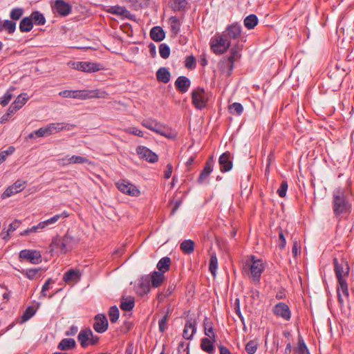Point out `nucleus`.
Returning a JSON list of instances; mask_svg holds the SVG:
<instances>
[{"label": "nucleus", "mask_w": 354, "mask_h": 354, "mask_svg": "<svg viewBox=\"0 0 354 354\" xmlns=\"http://www.w3.org/2000/svg\"><path fill=\"white\" fill-rule=\"evenodd\" d=\"M92 335V330L86 328L80 330L77 335V339L82 348H85L89 345L90 337Z\"/></svg>", "instance_id": "nucleus-25"}, {"label": "nucleus", "mask_w": 354, "mask_h": 354, "mask_svg": "<svg viewBox=\"0 0 354 354\" xmlns=\"http://www.w3.org/2000/svg\"><path fill=\"white\" fill-rule=\"evenodd\" d=\"M171 73L167 68L161 67L156 72V78L158 81L162 83H167L169 82Z\"/></svg>", "instance_id": "nucleus-34"}, {"label": "nucleus", "mask_w": 354, "mask_h": 354, "mask_svg": "<svg viewBox=\"0 0 354 354\" xmlns=\"http://www.w3.org/2000/svg\"><path fill=\"white\" fill-rule=\"evenodd\" d=\"M150 37L156 42L162 41L165 37V32L160 26H154L150 30Z\"/></svg>", "instance_id": "nucleus-30"}, {"label": "nucleus", "mask_w": 354, "mask_h": 354, "mask_svg": "<svg viewBox=\"0 0 354 354\" xmlns=\"http://www.w3.org/2000/svg\"><path fill=\"white\" fill-rule=\"evenodd\" d=\"M13 90H14L13 87L10 88L6 91V93L3 95V97H1V100L0 101V104L3 106H5L7 104H8V103L10 102L11 99L12 98V94L11 91H13Z\"/></svg>", "instance_id": "nucleus-56"}, {"label": "nucleus", "mask_w": 354, "mask_h": 354, "mask_svg": "<svg viewBox=\"0 0 354 354\" xmlns=\"http://www.w3.org/2000/svg\"><path fill=\"white\" fill-rule=\"evenodd\" d=\"M171 263V259L168 257H165L159 260L156 267L159 272L165 273L169 270Z\"/></svg>", "instance_id": "nucleus-37"}, {"label": "nucleus", "mask_w": 354, "mask_h": 354, "mask_svg": "<svg viewBox=\"0 0 354 354\" xmlns=\"http://www.w3.org/2000/svg\"><path fill=\"white\" fill-rule=\"evenodd\" d=\"M85 71L87 73H94L103 68L100 64L91 62H85Z\"/></svg>", "instance_id": "nucleus-47"}, {"label": "nucleus", "mask_w": 354, "mask_h": 354, "mask_svg": "<svg viewBox=\"0 0 354 354\" xmlns=\"http://www.w3.org/2000/svg\"><path fill=\"white\" fill-rule=\"evenodd\" d=\"M217 265H218V260H217L216 254V253L214 252V253L211 254L210 259H209V270L213 275H215V274H216Z\"/></svg>", "instance_id": "nucleus-51"}, {"label": "nucleus", "mask_w": 354, "mask_h": 354, "mask_svg": "<svg viewBox=\"0 0 354 354\" xmlns=\"http://www.w3.org/2000/svg\"><path fill=\"white\" fill-rule=\"evenodd\" d=\"M54 13H57L62 17L68 16L72 11V6L64 0H56L52 6Z\"/></svg>", "instance_id": "nucleus-13"}, {"label": "nucleus", "mask_w": 354, "mask_h": 354, "mask_svg": "<svg viewBox=\"0 0 354 354\" xmlns=\"http://www.w3.org/2000/svg\"><path fill=\"white\" fill-rule=\"evenodd\" d=\"M63 237L68 252L72 250L73 248L76 247L80 241L79 237L73 236L69 230L66 232Z\"/></svg>", "instance_id": "nucleus-27"}, {"label": "nucleus", "mask_w": 354, "mask_h": 354, "mask_svg": "<svg viewBox=\"0 0 354 354\" xmlns=\"http://www.w3.org/2000/svg\"><path fill=\"white\" fill-rule=\"evenodd\" d=\"M28 97L27 93H21L17 96L15 100L13 102L15 105L19 106V109H21L28 101Z\"/></svg>", "instance_id": "nucleus-54"}, {"label": "nucleus", "mask_w": 354, "mask_h": 354, "mask_svg": "<svg viewBox=\"0 0 354 354\" xmlns=\"http://www.w3.org/2000/svg\"><path fill=\"white\" fill-rule=\"evenodd\" d=\"M185 66L187 68L192 69L196 66V59L193 55L187 56L185 61Z\"/></svg>", "instance_id": "nucleus-58"}, {"label": "nucleus", "mask_w": 354, "mask_h": 354, "mask_svg": "<svg viewBox=\"0 0 354 354\" xmlns=\"http://www.w3.org/2000/svg\"><path fill=\"white\" fill-rule=\"evenodd\" d=\"M94 324L93 325V329L99 333L105 332L109 326V322L106 317L103 314H97L94 317Z\"/></svg>", "instance_id": "nucleus-17"}, {"label": "nucleus", "mask_w": 354, "mask_h": 354, "mask_svg": "<svg viewBox=\"0 0 354 354\" xmlns=\"http://www.w3.org/2000/svg\"><path fill=\"white\" fill-rule=\"evenodd\" d=\"M196 321L192 318L188 319L185 324L183 331V337L185 339L191 340L196 333Z\"/></svg>", "instance_id": "nucleus-18"}, {"label": "nucleus", "mask_w": 354, "mask_h": 354, "mask_svg": "<svg viewBox=\"0 0 354 354\" xmlns=\"http://www.w3.org/2000/svg\"><path fill=\"white\" fill-rule=\"evenodd\" d=\"M151 290L150 279L149 276L142 277L138 285L137 292L140 296L147 295Z\"/></svg>", "instance_id": "nucleus-23"}, {"label": "nucleus", "mask_w": 354, "mask_h": 354, "mask_svg": "<svg viewBox=\"0 0 354 354\" xmlns=\"http://www.w3.org/2000/svg\"><path fill=\"white\" fill-rule=\"evenodd\" d=\"M74 127L75 125L70 124L51 123L45 127L34 131V133L36 134L37 137H46L62 130H71Z\"/></svg>", "instance_id": "nucleus-5"}, {"label": "nucleus", "mask_w": 354, "mask_h": 354, "mask_svg": "<svg viewBox=\"0 0 354 354\" xmlns=\"http://www.w3.org/2000/svg\"><path fill=\"white\" fill-rule=\"evenodd\" d=\"M333 264L337 279H342L348 276L350 267L346 260L341 259L340 261H338L337 258H334Z\"/></svg>", "instance_id": "nucleus-10"}, {"label": "nucleus", "mask_w": 354, "mask_h": 354, "mask_svg": "<svg viewBox=\"0 0 354 354\" xmlns=\"http://www.w3.org/2000/svg\"><path fill=\"white\" fill-rule=\"evenodd\" d=\"M135 306V299L132 296L124 297L120 298V308L124 311H131Z\"/></svg>", "instance_id": "nucleus-29"}, {"label": "nucleus", "mask_w": 354, "mask_h": 354, "mask_svg": "<svg viewBox=\"0 0 354 354\" xmlns=\"http://www.w3.org/2000/svg\"><path fill=\"white\" fill-rule=\"evenodd\" d=\"M63 165L75 164V163H86L88 162V160L80 156H73L70 158H64L62 159Z\"/></svg>", "instance_id": "nucleus-39"}, {"label": "nucleus", "mask_w": 354, "mask_h": 354, "mask_svg": "<svg viewBox=\"0 0 354 354\" xmlns=\"http://www.w3.org/2000/svg\"><path fill=\"white\" fill-rule=\"evenodd\" d=\"M250 270L252 281L254 283H259L262 272L264 270L263 263L260 259H254V257L252 256V263L250 265Z\"/></svg>", "instance_id": "nucleus-11"}, {"label": "nucleus", "mask_w": 354, "mask_h": 354, "mask_svg": "<svg viewBox=\"0 0 354 354\" xmlns=\"http://www.w3.org/2000/svg\"><path fill=\"white\" fill-rule=\"evenodd\" d=\"M8 31L9 34H12L16 30V23L11 20H5L1 27Z\"/></svg>", "instance_id": "nucleus-52"}, {"label": "nucleus", "mask_w": 354, "mask_h": 354, "mask_svg": "<svg viewBox=\"0 0 354 354\" xmlns=\"http://www.w3.org/2000/svg\"><path fill=\"white\" fill-rule=\"evenodd\" d=\"M19 260H27L32 264H39L42 261L40 251L37 250H22L19 254Z\"/></svg>", "instance_id": "nucleus-8"}, {"label": "nucleus", "mask_w": 354, "mask_h": 354, "mask_svg": "<svg viewBox=\"0 0 354 354\" xmlns=\"http://www.w3.org/2000/svg\"><path fill=\"white\" fill-rule=\"evenodd\" d=\"M126 132L128 133H130V134H133V135H135V136H138L139 137H143L144 136V133L143 132L138 129V128L136 127H129L128 129H126Z\"/></svg>", "instance_id": "nucleus-63"}, {"label": "nucleus", "mask_w": 354, "mask_h": 354, "mask_svg": "<svg viewBox=\"0 0 354 354\" xmlns=\"http://www.w3.org/2000/svg\"><path fill=\"white\" fill-rule=\"evenodd\" d=\"M216 341H213L212 339L209 337H203L201 341V348L203 351L208 354H214L216 351L214 343Z\"/></svg>", "instance_id": "nucleus-24"}, {"label": "nucleus", "mask_w": 354, "mask_h": 354, "mask_svg": "<svg viewBox=\"0 0 354 354\" xmlns=\"http://www.w3.org/2000/svg\"><path fill=\"white\" fill-rule=\"evenodd\" d=\"M37 309H35L33 306H30L26 308L21 317V322L24 323L29 320L36 313Z\"/></svg>", "instance_id": "nucleus-46"}, {"label": "nucleus", "mask_w": 354, "mask_h": 354, "mask_svg": "<svg viewBox=\"0 0 354 354\" xmlns=\"http://www.w3.org/2000/svg\"><path fill=\"white\" fill-rule=\"evenodd\" d=\"M169 318H167V315H164L158 322V328L159 331L162 333H163L167 328V322L168 321Z\"/></svg>", "instance_id": "nucleus-61"}, {"label": "nucleus", "mask_w": 354, "mask_h": 354, "mask_svg": "<svg viewBox=\"0 0 354 354\" xmlns=\"http://www.w3.org/2000/svg\"><path fill=\"white\" fill-rule=\"evenodd\" d=\"M351 205L347 200L345 192L341 188L337 189L333 194V210L336 216L351 212Z\"/></svg>", "instance_id": "nucleus-1"}, {"label": "nucleus", "mask_w": 354, "mask_h": 354, "mask_svg": "<svg viewBox=\"0 0 354 354\" xmlns=\"http://www.w3.org/2000/svg\"><path fill=\"white\" fill-rule=\"evenodd\" d=\"M272 313L278 318L288 322L291 319L292 313L290 307L284 302H279L272 308Z\"/></svg>", "instance_id": "nucleus-9"}, {"label": "nucleus", "mask_w": 354, "mask_h": 354, "mask_svg": "<svg viewBox=\"0 0 354 354\" xmlns=\"http://www.w3.org/2000/svg\"><path fill=\"white\" fill-rule=\"evenodd\" d=\"M213 167H214V160H213V156H211L208 158V160L205 162L204 168L201 171L197 182L199 184H203L205 180L209 177L212 171H213Z\"/></svg>", "instance_id": "nucleus-20"}, {"label": "nucleus", "mask_w": 354, "mask_h": 354, "mask_svg": "<svg viewBox=\"0 0 354 354\" xmlns=\"http://www.w3.org/2000/svg\"><path fill=\"white\" fill-rule=\"evenodd\" d=\"M338 286L337 293L342 292V294L348 297L349 296L348 283L344 278L337 279Z\"/></svg>", "instance_id": "nucleus-43"}, {"label": "nucleus", "mask_w": 354, "mask_h": 354, "mask_svg": "<svg viewBox=\"0 0 354 354\" xmlns=\"http://www.w3.org/2000/svg\"><path fill=\"white\" fill-rule=\"evenodd\" d=\"M39 270H40V268L27 269L25 271V275L28 279L32 280V279H35V277Z\"/></svg>", "instance_id": "nucleus-60"}, {"label": "nucleus", "mask_w": 354, "mask_h": 354, "mask_svg": "<svg viewBox=\"0 0 354 354\" xmlns=\"http://www.w3.org/2000/svg\"><path fill=\"white\" fill-rule=\"evenodd\" d=\"M29 17L32 19L33 25L35 24L36 26H43L46 24V18L39 11H32Z\"/></svg>", "instance_id": "nucleus-35"}, {"label": "nucleus", "mask_w": 354, "mask_h": 354, "mask_svg": "<svg viewBox=\"0 0 354 354\" xmlns=\"http://www.w3.org/2000/svg\"><path fill=\"white\" fill-rule=\"evenodd\" d=\"M33 28V22L30 17L23 18L19 23V30L21 32H30Z\"/></svg>", "instance_id": "nucleus-38"}, {"label": "nucleus", "mask_w": 354, "mask_h": 354, "mask_svg": "<svg viewBox=\"0 0 354 354\" xmlns=\"http://www.w3.org/2000/svg\"><path fill=\"white\" fill-rule=\"evenodd\" d=\"M258 22L259 19L257 15L254 14H250L245 18L243 24L245 28L248 30H251L258 24Z\"/></svg>", "instance_id": "nucleus-40"}, {"label": "nucleus", "mask_w": 354, "mask_h": 354, "mask_svg": "<svg viewBox=\"0 0 354 354\" xmlns=\"http://www.w3.org/2000/svg\"><path fill=\"white\" fill-rule=\"evenodd\" d=\"M174 85H175V87H176V89L181 93H186L190 86H191V81L186 76H179L175 83H174Z\"/></svg>", "instance_id": "nucleus-22"}, {"label": "nucleus", "mask_w": 354, "mask_h": 354, "mask_svg": "<svg viewBox=\"0 0 354 354\" xmlns=\"http://www.w3.org/2000/svg\"><path fill=\"white\" fill-rule=\"evenodd\" d=\"M24 9L21 8H13L10 13V17L12 20H19L24 14Z\"/></svg>", "instance_id": "nucleus-57"}, {"label": "nucleus", "mask_w": 354, "mask_h": 354, "mask_svg": "<svg viewBox=\"0 0 354 354\" xmlns=\"http://www.w3.org/2000/svg\"><path fill=\"white\" fill-rule=\"evenodd\" d=\"M136 153L140 158L150 163H155L158 160V155L147 147L138 146L136 148Z\"/></svg>", "instance_id": "nucleus-14"}, {"label": "nucleus", "mask_w": 354, "mask_h": 354, "mask_svg": "<svg viewBox=\"0 0 354 354\" xmlns=\"http://www.w3.org/2000/svg\"><path fill=\"white\" fill-rule=\"evenodd\" d=\"M171 8L174 11H181L184 10L187 4V0H171Z\"/></svg>", "instance_id": "nucleus-44"}, {"label": "nucleus", "mask_w": 354, "mask_h": 354, "mask_svg": "<svg viewBox=\"0 0 354 354\" xmlns=\"http://www.w3.org/2000/svg\"><path fill=\"white\" fill-rule=\"evenodd\" d=\"M242 27L237 22L228 25L223 33H225L226 37L230 39H238L241 35Z\"/></svg>", "instance_id": "nucleus-16"}, {"label": "nucleus", "mask_w": 354, "mask_h": 354, "mask_svg": "<svg viewBox=\"0 0 354 354\" xmlns=\"http://www.w3.org/2000/svg\"><path fill=\"white\" fill-rule=\"evenodd\" d=\"M159 53L162 58L167 59L170 55V48L166 44H161L159 46Z\"/></svg>", "instance_id": "nucleus-53"}, {"label": "nucleus", "mask_w": 354, "mask_h": 354, "mask_svg": "<svg viewBox=\"0 0 354 354\" xmlns=\"http://www.w3.org/2000/svg\"><path fill=\"white\" fill-rule=\"evenodd\" d=\"M288 187V183L286 180H283L281 183L280 187L277 192L278 195L280 197L283 198V197L286 196Z\"/></svg>", "instance_id": "nucleus-59"}, {"label": "nucleus", "mask_w": 354, "mask_h": 354, "mask_svg": "<svg viewBox=\"0 0 354 354\" xmlns=\"http://www.w3.org/2000/svg\"><path fill=\"white\" fill-rule=\"evenodd\" d=\"M59 95L62 97L66 98H75L80 100H87L93 97H105L107 93L105 91H100L99 90H64L60 91Z\"/></svg>", "instance_id": "nucleus-3"}, {"label": "nucleus", "mask_w": 354, "mask_h": 354, "mask_svg": "<svg viewBox=\"0 0 354 354\" xmlns=\"http://www.w3.org/2000/svg\"><path fill=\"white\" fill-rule=\"evenodd\" d=\"M218 163L221 171L227 172L230 171L233 166L230 152L225 151L218 158Z\"/></svg>", "instance_id": "nucleus-19"}, {"label": "nucleus", "mask_w": 354, "mask_h": 354, "mask_svg": "<svg viewBox=\"0 0 354 354\" xmlns=\"http://www.w3.org/2000/svg\"><path fill=\"white\" fill-rule=\"evenodd\" d=\"M164 274L165 273L159 271H153L151 273L149 279L153 288H158L162 285L165 279Z\"/></svg>", "instance_id": "nucleus-31"}, {"label": "nucleus", "mask_w": 354, "mask_h": 354, "mask_svg": "<svg viewBox=\"0 0 354 354\" xmlns=\"http://www.w3.org/2000/svg\"><path fill=\"white\" fill-rule=\"evenodd\" d=\"M50 252H59L62 254L68 252L67 248L63 236H56L53 238L49 245Z\"/></svg>", "instance_id": "nucleus-15"}, {"label": "nucleus", "mask_w": 354, "mask_h": 354, "mask_svg": "<svg viewBox=\"0 0 354 354\" xmlns=\"http://www.w3.org/2000/svg\"><path fill=\"white\" fill-rule=\"evenodd\" d=\"M288 234L287 230H283L281 227L279 228L278 247L281 250L286 248V236H288Z\"/></svg>", "instance_id": "nucleus-42"}, {"label": "nucleus", "mask_w": 354, "mask_h": 354, "mask_svg": "<svg viewBox=\"0 0 354 354\" xmlns=\"http://www.w3.org/2000/svg\"><path fill=\"white\" fill-rule=\"evenodd\" d=\"M25 181L17 180L12 185L8 187L6 191L2 194V198H6L12 195L19 193L22 191L24 188Z\"/></svg>", "instance_id": "nucleus-21"}, {"label": "nucleus", "mask_w": 354, "mask_h": 354, "mask_svg": "<svg viewBox=\"0 0 354 354\" xmlns=\"http://www.w3.org/2000/svg\"><path fill=\"white\" fill-rule=\"evenodd\" d=\"M108 11L111 14L122 16L129 19H132L133 17L131 12L125 7L122 6H111Z\"/></svg>", "instance_id": "nucleus-32"}, {"label": "nucleus", "mask_w": 354, "mask_h": 354, "mask_svg": "<svg viewBox=\"0 0 354 354\" xmlns=\"http://www.w3.org/2000/svg\"><path fill=\"white\" fill-rule=\"evenodd\" d=\"M229 111L232 114L241 115L243 112V106L241 103L234 102L229 105Z\"/></svg>", "instance_id": "nucleus-48"}, {"label": "nucleus", "mask_w": 354, "mask_h": 354, "mask_svg": "<svg viewBox=\"0 0 354 354\" xmlns=\"http://www.w3.org/2000/svg\"><path fill=\"white\" fill-rule=\"evenodd\" d=\"M76 347V342L72 338H64L58 344L57 348L61 351L72 350Z\"/></svg>", "instance_id": "nucleus-33"}, {"label": "nucleus", "mask_w": 354, "mask_h": 354, "mask_svg": "<svg viewBox=\"0 0 354 354\" xmlns=\"http://www.w3.org/2000/svg\"><path fill=\"white\" fill-rule=\"evenodd\" d=\"M241 50V46L237 43L230 50V55L225 56L219 62L218 66L221 71L225 73L226 76L230 77L234 67V62L241 57L239 51Z\"/></svg>", "instance_id": "nucleus-2"}, {"label": "nucleus", "mask_w": 354, "mask_h": 354, "mask_svg": "<svg viewBox=\"0 0 354 354\" xmlns=\"http://www.w3.org/2000/svg\"><path fill=\"white\" fill-rule=\"evenodd\" d=\"M294 351L296 354H310L304 339L300 334L298 335L297 346L295 348Z\"/></svg>", "instance_id": "nucleus-36"}, {"label": "nucleus", "mask_w": 354, "mask_h": 354, "mask_svg": "<svg viewBox=\"0 0 354 354\" xmlns=\"http://www.w3.org/2000/svg\"><path fill=\"white\" fill-rule=\"evenodd\" d=\"M231 46L230 41L226 37L225 33L216 35L211 39L210 46L216 55L225 53Z\"/></svg>", "instance_id": "nucleus-4"}, {"label": "nucleus", "mask_w": 354, "mask_h": 354, "mask_svg": "<svg viewBox=\"0 0 354 354\" xmlns=\"http://www.w3.org/2000/svg\"><path fill=\"white\" fill-rule=\"evenodd\" d=\"M81 276L82 274L79 270L71 268L64 273L63 276V280L66 283H69L71 281L77 282L80 280Z\"/></svg>", "instance_id": "nucleus-26"}, {"label": "nucleus", "mask_w": 354, "mask_h": 354, "mask_svg": "<svg viewBox=\"0 0 354 354\" xmlns=\"http://www.w3.org/2000/svg\"><path fill=\"white\" fill-rule=\"evenodd\" d=\"M142 125L146 127L147 129L156 132L160 135L164 136L169 138H174L173 136H171V133H168V130L166 129V127L163 125H162L160 123L157 122L156 120L152 119H148L145 120L142 122Z\"/></svg>", "instance_id": "nucleus-7"}, {"label": "nucleus", "mask_w": 354, "mask_h": 354, "mask_svg": "<svg viewBox=\"0 0 354 354\" xmlns=\"http://www.w3.org/2000/svg\"><path fill=\"white\" fill-rule=\"evenodd\" d=\"M116 186L120 192L131 196H138L140 194L136 186L125 180H120L116 183Z\"/></svg>", "instance_id": "nucleus-12"}, {"label": "nucleus", "mask_w": 354, "mask_h": 354, "mask_svg": "<svg viewBox=\"0 0 354 354\" xmlns=\"http://www.w3.org/2000/svg\"><path fill=\"white\" fill-rule=\"evenodd\" d=\"M54 281L52 280V279L49 278L46 280L45 283L43 285L41 291V297H46V292L50 288V284L53 283Z\"/></svg>", "instance_id": "nucleus-64"}, {"label": "nucleus", "mask_w": 354, "mask_h": 354, "mask_svg": "<svg viewBox=\"0 0 354 354\" xmlns=\"http://www.w3.org/2000/svg\"><path fill=\"white\" fill-rule=\"evenodd\" d=\"M20 224H21V221L17 219H15L12 223H11L9 225V227H8V230L6 231V235H3V232H2V233H1V235L3 236L2 239H6L7 237H8L10 236V233L16 230L19 227Z\"/></svg>", "instance_id": "nucleus-50"}, {"label": "nucleus", "mask_w": 354, "mask_h": 354, "mask_svg": "<svg viewBox=\"0 0 354 354\" xmlns=\"http://www.w3.org/2000/svg\"><path fill=\"white\" fill-rule=\"evenodd\" d=\"M120 315V311L116 306H113L109 308V316L110 321L112 323H115L118 321Z\"/></svg>", "instance_id": "nucleus-49"}, {"label": "nucleus", "mask_w": 354, "mask_h": 354, "mask_svg": "<svg viewBox=\"0 0 354 354\" xmlns=\"http://www.w3.org/2000/svg\"><path fill=\"white\" fill-rule=\"evenodd\" d=\"M208 98L205 90L203 87H198L192 92V102L196 109L202 110L206 107Z\"/></svg>", "instance_id": "nucleus-6"}, {"label": "nucleus", "mask_w": 354, "mask_h": 354, "mask_svg": "<svg viewBox=\"0 0 354 354\" xmlns=\"http://www.w3.org/2000/svg\"><path fill=\"white\" fill-rule=\"evenodd\" d=\"M258 348V343L256 340H250L245 345V351L248 354H254Z\"/></svg>", "instance_id": "nucleus-55"}, {"label": "nucleus", "mask_w": 354, "mask_h": 354, "mask_svg": "<svg viewBox=\"0 0 354 354\" xmlns=\"http://www.w3.org/2000/svg\"><path fill=\"white\" fill-rule=\"evenodd\" d=\"M170 29L173 34L178 35L180 31V23L179 19L176 16H172L169 18Z\"/></svg>", "instance_id": "nucleus-45"}, {"label": "nucleus", "mask_w": 354, "mask_h": 354, "mask_svg": "<svg viewBox=\"0 0 354 354\" xmlns=\"http://www.w3.org/2000/svg\"><path fill=\"white\" fill-rule=\"evenodd\" d=\"M194 242L191 239L183 241L180 245V248L185 254H192L194 250Z\"/></svg>", "instance_id": "nucleus-41"}, {"label": "nucleus", "mask_w": 354, "mask_h": 354, "mask_svg": "<svg viewBox=\"0 0 354 354\" xmlns=\"http://www.w3.org/2000/svg\"><path fill=\"white\" fill-rule=\"evenodd\" d=\"M204 333L207 337L216 341V335L213 328V322L208 317H205L203 321Z\"/></svg>", "instance_id": "nucleus-28"}, {"label": "nucleus", "mask_w": 354, "mask_h": 354, "mask_svg": "<svg viewBox=\"0 0 354 354\" xmlns=\"http://www.w3.org/2000/svg\"><path fill=\"white\" fill-rule=\"evenodd\" d=\"M189 344L185 342H180L178 346V354H185L186 352L189 353Z\"/></svg>", "instance_id": "nucleus-62"}]
</instances>
